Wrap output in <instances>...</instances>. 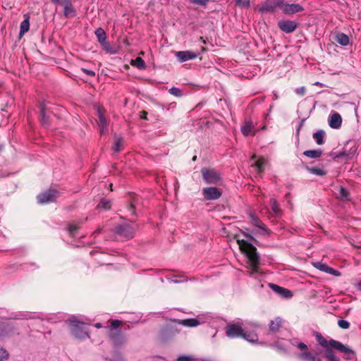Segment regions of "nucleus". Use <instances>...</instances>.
Here are the masks:
<instances>
[{"instance_id": "f257e3e1", "label": "nucleus", "mask_w": 361, "mask_h": 361, "mask_svg": "<svg viewBox=\"0 0 361 361\" xmlns=\"http://www.w3.org/2000/svg\"><path fill=\"white\" fill-rule=\"evenodd\" d=\"M313 334L317 342L324 348V350H317L315 354L313 355L307 350V345L305 343L300 342L298 344V348L301 350H305V352L299 354L298 357L302 360L322 361V358L319 357V355H322L326 361H341L340 358L336 355L334 349L344 353H354V351L352 349L338 341L332 338L327 341L320 333L317 331H314Z\"/></svg>"}, {"instance_id": "f03ea898", "label": "nucleus", "mask_w": 361, "mask_h": 361, "mask_svg": "<svg viewBox=\"0 0 361 361\" xmlns=\"http://www.w3.org/2000/svg\"><path fill=\"white\" fill-rule=\"evenodd\" d=\"M238 243L241 252L247 258V268L250 269L247 271L248 274L252 275L258 273L259 271L260 257L257 251V248L244 240H238Z\"/></svg>"}, {"instance_id": "7ed1b4c3", "label": "nucleus", "mask_w": 361, "mask_h": 361, "mask_svg": "<svg viewBox=\"0 0 361 361\" xmlns=\"http://www.w3.org/2000/svg\"><path fill=\"white\" fill-rule=\"evenodd\" d=\"M72 335L77 339L84 340L90 337L88 331L83 322L78 321L75 317L68 319Z\"/></svg>"}, {"instance_id": "20e7f679", "label": "nucleus", "mask_w": 361, "mask_h": 361, "mask_svg": "<svg viewBox=\"0 0 361 361\" xmlns=\"http://www.w3.org/2000/svg\"><path fill=\"white\" fill-rule=\"evenodd\" d=\"M357 145L355 140H348L345 144L342 150L336 156L337 158L345 157L347 159H351L357 152Z\"/></svg>"}, {"instance_id": "39448f33", "label": "nucleus", "mask_w": 361, "mask_h": 361, "mask_svg": "<svg viewBox=\"0 0 361 361\" xmlns=\"http://www.w3.org/2000/svg\"><path fill=\"white\" fill-rule=\"evenodd\" d=\"M201 173L207 184H216L221 180L220 173L214 169L202 168Z\"/></svg>"}, {"instance_id": "423d86ee", "label": "nucleus", "mask_w": 361, "mask_h": 361, "mask_svg": "<svg viewBox=\"0 0 361 361\" xmlns=\"http://www.w3.org/2000/svg\"><path fill=\"white\" fill-rule=\"evenodd\" d=\"M226 335L229 338H240L243 335L242 324L240 322L228 324L226 326Z\"/></svg>"}, {"instance_id": "0eeeda50", "label": "nucleus", "mask_w": 361, "mask_h": 361, "mask_svg": "<svg viewBox=\"0 0 361 361\" xmlns=\"http://www.w3.org/2000/svg\"><path fill=\"white\" fill-rule=\"evenodd\" d=\"M283 0H266L259 8L261 13H273L277 8L282 10Z\"/></svg>"}, {"instance_id": "6e6552de", "label": "nucleus", "mask_w": 361, "mask_h": 361, "mask_svg": "<svg viewBox=\"0 0 361 361\" xmlns=\"http://www.w3.org/2000/svg\"><path fill=\"white\" fill-rule=\"evenodd\" d=\"M115 233L120 237L129 240L134 237L135 229L130 224H123L118 225L115 228Z\"/></svg>"}, {"instance_id": "1a4fd4ad", "label": "nucleus", "mask_w": 361, "mask_h": 361, "mask_svg": "<svg viewBox=\"0 0 361 361\" xmlns=\"http://www.w3.org/2000/svg\"><path fill=\"white\" fill-rule=\"evenodd\" d=\"M59 197V192L54 189H49L37 195V201L40 204H47L54 202Z\"/></svg>"}, {"instance_id": "9d476101", "label": "nucleus", "mask_w": 361, "mask_h": 361, "mask_svg": "<svg viewBox=\"0 0 361 361\" xmlns=\"http://www.w3.org/2000/svg\"><path fill=\"white\" fill-rule=\"evenodd\" d=\"M202 194L207 200H214L221 197V192L215 187H208L203 188Z\"/></svg>"}, {"instance_id": "9b49d317", "label": "nucleus", "mask_w": 361, "mask_h": 361, "mask_svg": "<svg viewBox=\"0 0 361 361\" xmlns=\"http://www.w3.org/2000/svg\"><path fill=\"white\" fill-rule=\"evenodd\" d=\"M304 10L303 7L298 4H286L283 3L282 11L286 15H293L296 13L301 12Z\"/></svg>"}, {"instance_id": "f8f14e48", "label": "nucleus", "mask_w": 361, "mask_h": 361, "mask_svg": "<svg viewBox=\"0 0 361 361\" xmlns=\"http://www.w3.org/2000/svg\"><path fill=\"white\" fill-rule=\"evenodd\" d=\"M279 27L286 33H291L297 28V23L293 20H283L278 23Z\"/></svg>"}, {"instance_id": "ddd939ff", "label": "nucleus", "mask_w": 361, "mask_h": 361, "mask_svg": "<svg viewBox=\"0 0 361 361\" xmlns=\"http://www.w3.org/2000/svg\"><path fill=\"white\" fill-rule=\"evenodd\" d=\"M109 338L114 345L121 346L126 341L123 334L119 331H111L109 333Z\"/></svg>"}, {"instance_id": "4468645a", "label": "nucleus", "mask_w": 361, "mask_h": 361, "mask_svg": "<svg viewBox=\"0 0 361 361\" xmlns=\"http://www.w3.org/2000/svg\"><path fill=\"white\" fill-rule=\"evenodd\" d=\"M199 54L192 51H180L176 53V56L180 62H185L188 60L194 59L198 56Z\"/></svg>"}, {"instance_id": "2eb2a0df", "label": "nucleus", "mask_w": 361, "mask_h": 361, "mask_svg": "<svg viewBox=\"0 0 361 361\" xmlns=\"http://www.w3.org/2000/svg\"><path fill=\"white\" fill-rule=\"evenodd\" d=\"M97 116H98V124L100 127V133L104 134L107 132L109 122L107 119L105 118L104 112L100 107L97 109Z\"/></svg>"}, {"instance_id": "dca6fc26", "label": "nucleus", "mask_w": 361, "mask_h": 361, "mask_svg": "<svg viewBox=\"0 0 361 361\" xmlns=\"http://www.w3.org/2000/svg\"><path fill=\"white\" fill-rule=\"evenodd\" d=\"M342 118L338 113L334 112L329 118V125L331 128L338 129L341 126Z\"/></svg>"}, {"instance_id": "f3484780", "label": "nucleus", "mask_w": 361, "mask_h": 361, "mask_svg": "<svg viewBox=\"0 0 361 361\" xmlns=\"http://www.w3.org/2000/svg\"><path fill=\"white\" fill-rule=\"evenodd\" d=\"M269 286L274 292L277 293L283 298H290L293 296L292 292L286 288L274 283H269Z\"/></svg>"}, {"instance_id": "a211bd4d", "label": "nucleus", "mask_w": 361, "mask_h": 361, "mask_svg": "<svg viewBox=\"0 0 361 361\" xmlns=\"http://www.w3.org/2000/svg\"><path fill=\"white\" fill-rule=\"evenodd\" d=\"M267 163V161L264 158L261 157L255 163L252 164L251 166L255 169V171L257 174H261L264 172Z\"/></svg>"}, {"instance_id": "6ab92c4d", "label": "nucleus", "mask_w": 361, "mask_h": 361, "mask_svg": "<svg viewBox=\"0 0 361 361\" xmlns=\"http://www.w3.org/2000/svg\"><path fill=\"white\" fill-rule=\"evenodd\" d=\"M13 331V327L9 324L0 323V338L10 336Z\"/></svg>"}, {"instance_id": "aec40b11", "label": "nucleus", "mask_w": 361, "mask_h": 361, "mask_svg": "<svg viewBox=\"0 0 361 361\" xmlns=\"http://www.w3.org/2000/svg\"><path fill=\"white\" fill-rule=\"evenodd\" d=\"M255 126L251 121H246L243 126L241 127V132L245 136L254 134Z\"/></svg>"}, {"instance_id": "412c9836", "label": "nucleus", "mask_w": 361, "mask_h": 361, "mask_svg": "<svg viewBox=\"0 0 361 361\" xmlns=\"http://www.w3.org/2000/svg\"><path fill=\"white\" fill-rule=\"evenodd\" d=\"M335 40L338 44L343 47L347 46L350 43L349 37L343 32L337 33L335 36Z\"/></svg>"}, {"instance_id": "4be33fe9", "label": "nucleus", "mask_w": 361, "mask_h": 361, "mask_svg": "<svg viewBox=\"0 0 361 361\" xmlns=\"http://www.w3.org/2000/svg\"><path fill=\"white\" fill-rule=\"evenodd\" d=\"M30 29V16L28 14L24 15V20L20 23V35L22 36Z\"/></svg>"}, {"instance_id": "5701e85b", "label": "nucleus", "mask_w": 361, "mask_h": 361, "mask_svg": "<svg viewBox=\"0 0 361 361\" xmlns=\"http://www.w3.org/2000/svg\"><path fill=\"white\" fill-rule=\"evenodd\" d=\"M282 325V319L276 317L274 320H271L269 323V331L272 333H276L279 331Z\"/></svg>"}, {"instance_id": "b1692460", "label": "nucleus", "mask_w": 361, "mask_h": 361, "mask_svg": "<svg viewBox=\"0 0 361 361\" xmlns=\"http://www.w3.org/2000/svg\"><path fill=\"white\" fill-rule=\"evenodd\" d=\"M326 133L324 130H319L316 133H313L312 137L317 145H322L324 143V137Z\"/></svg>"}, {"instance_id": "393cba45", "label": "nucleus", "mask_w": 361, "mask_h": 361, "mask_svg": "<svg viewBox=\"0 0 361 361\" xmlns=\"http://www.w3.org/2000/svg\"><path fill=\"white\" fill-rule=\"evenodd\" d=\"M303 154L309 158L317 159L322 156V150L320 149L306 150Z\"/></svg>"}, {"instance_id": "a878e982", "label": "nucleus", "mask_w": 361, "mask_h": 361, "mask_svg": "<svg viewBox=\"0 0 361 361\" xmlns=\"http://www.w3.org/2000/svg\"><path fill=\"white\" fill-rule=\"evenodd\" d=\"M35 318H36V317L34 314L30 312H20L19 314H16L12 317V319H32Z\"/></svg>"}, {"instance_id": "bb28decb", "label": "nucleus", "mask_w": 361, "mask_h": 361, "mask_svg": "<svg viewBox=\"0 0 361 361\" xmlns=\"http://www.w3.org/2000/svg\"><path fill=\"white\" fill-rule=\"evenodd\" d=\"M270 202H271V212L273 213V214L276 217L280 216L281 214V210L279 208L277 201L275 199L272 198L270 200Z\"/></svg>"}, {"instance_id": "cd10ccee", "label": "nucleus", "mask_w": 361, "mask_h": 361, "mask_svg": "<svg viewBox=\"0 0 361 361\" xmlns=\"http://www.w3.org/2000/svg\"><path fill=\"white\" fill-rule=\"evenodd\" d=\"M314 266L319 270L322 271L326 273H333V271H335V269L329 267L327 264L320 262L314 263Z\"/></svg>"}, {"instance_id": "c85d7f7f", "label": "nucleus", "mask_w": 361, "mask_h": 361, "mask_svg": "<svg viewBox=\"0 0 361 361\" xmlns=\"http://www.w3.org/2000/svg\"><path fill=\"white\" fill-rule=\"evenodd\" d=\"M123 146V139L121 137L115 136L113 149L115 152L121 151Z\"/></svg>"}, {"instance_id": "c756f323", "label": "nucleus", "mask_w": 361, "mask_h": 361, "mask_svg": "<svg viewBox=\"0 0 361 361\" xmlns=\"http://www.w3.org/2000/svg\"><path fill=\"white\" fill-rule=\"evenodd\" d=\"M40 115H41V123L44 126H49V121L48 117L46 116V111L44 108V104H42L40 106Z\"/></svg>"}, {"instance_id": "7c9ffc66", "label": "nucleus", "mask_w": 361, "mask_h": 361, "mask_svg": "<svg viewBox=\"0 0 361 361\" xmlns=\"http://www.w3.org/2000/svg\"><path fill=\"white\" fill-rule=\"evenodd\" d=\"M94 33H95V35L97 36L98 42L100 44L102 42H105V41L106 40V35L105 31L102 28H101V27L97 28L95 30Z\"/></svg>"}, {"instance_id": "2f4dec72", "label": "nucleus", "mask_w": 361, "mask_h": 361, "mask_svg": "<svg viewBox=\"0 0 361 361\" xmlns=\"http://www.w3.org/2000/svg\"><path fill=\"white\" fill-rule=\"evenodd\" d=\"M76 13L75 9L74 8L72 3L66 5L63 8V15L66 17L75 16Z\"/></svg>"}, {"instance_id": "473e14b6", "label": "nucleus", "mask_w": 361, "mask_h": 361, "mask_svg": "<svg viewBox=\"0 0 361 361\" xmlns=\"http://www.w3.org/2000/svg\"><path fill=\"white\" fill-rule=\"evenodd\" d=\"M181 324L185 326L195 327L198 326L200 323L197 319L190 318L182 320Z\"/></svg>"}, {"instance_id": "72a5a7b5", "label": "nucleus", "mask_w": 361, "mask_h": 361, "mask_svg": "<svg viewBox=\"0 0 361 361\" xmlns=\"http://www.w3.org/2000/svg\"><path fill=\"white\" fill-rule=\"evenodd\" d=\"M338 195H339L340 200L342 201L350 200V193H349L348 190L342 186H341L339 188Z\"/></svg>"}, {"instance_id": "f704fd0d", "label": "nucleus", "mask_w": 361, "mask_h": 361, "mask_svg": "<svg viewBox=\"0 0 361 361\" xmlns=\"http://www.w3.org/2000/svg\"><path fill=\"white\" fill-rule=\"evenodd\" d=\"M240 338H243L250 343H255L258 340V336L255 333H247L243 331V335Z\"/></svg>"}, {"instance_id": "c9c22d12", "label": "nucleus", "mask_w": 361, "mask_h": 361, "mask_svg": "<svg viewBox=\"0 0 361 361\" xmlns=\"http://www.w3.org/2000/svg\"><path fill=\"white\" fill-rule=\"evenodd\" d=\"M102 47V49L106 52L111 54H115L117 53V49L113 47L109 42L105 41V42H102L100 44Z\"/></svg>"}, {"instance_id": "e433bc0d", "label": "nucleus", "mask_w": 361, "mask_h": 361, "mask_svg": "<svg viewBox=\"0 0 361 361\" xmlns=\"http://www.w3.org/2000/svg\"><path fill=\"white\" fill-rule=\"evenodd\" d=\"M131 65L136 66L140 70L145 69L146 68V63L145 61L140 57H137L135 60L132 61Z\"/></svg>"}, {"instance_id": "4c0bfd02", "label": "nucleus", "mask_w": 361, "mask_h": 361, "mask_svg": "<svg viewBox=\"0 0 361 361\" xmlns=\"http://www.w3.org/2000/svg\"><path fill=\"white\" fill-rule=\"evenodd\" d=\"M250 219H251V220H252V224H253L256 227H257V228H260V229H262V230L266 231V226H265V224H264L260 221V219H259L258 217H257V216H254V215L251 214V215H250Z\"/></svg>"}, {"instance_id": "58836bf2", "label": "nucleus", "mask_w": 361, "mask_h": 361, "mask_svg": "<svg viewBox=\"0 0 361 361\" xmlns=\"http://www.w3.org/2000/svg\"><path fill=\"white\" fill-rule=\"evenodd\" d=\"M307 170L312 173V174H314L316 176H324L326 175V172L322 169H319V168H317V167H309L307 166Z\"/></svg>"}, {"instance_id": "ea45409f", "label": "nucleus", "mask_w": 361, "mask_h": 361, "mask_svg": "<svg viewBox=\"0 0 361 361\" xmlns=\"http://www.w3.org/2000/svg\"><path fill=\"white\" fill-rule=\"evenodd\" d=\"M97 207L104 209H109L111 208V202L109 200L103 198L100 200Z\"/></svg>"}, {"instance_id": "a19ab883", "label": "nucleus", "mask_w": 361, "mask_h": 361, "mask_svg": "<svg viewBox=\"0 0 361 361\" xmlns=\"http://www.w3.org/2000/svg\"><path fill=\"white\" fill-rule=\"evenodd\" d=\"M9 358L8 352L0 345V361H6Z\"/></svg>"}, {"instance_id": "79ce46f5", "label": "nucleus", "mask_w": 361, "mask_h": 361, "mask_svg": "<svg viewBox=\"0 0 361 361\" xmlns=\"http://www.w3.org/2000/svg\"><path fill=\"white\" fill-rule=\"evenodd\" d=\"M235 4L242 8H249L250 6V0H235Z\"/></svg>"}, {"instance_id": "37998d69", "label": "nucleus", "mask_w": 361, "mask_h": 361, "mask_svg": "<svg viewBox=\"0 0 361 361\" xmlns=\"http://www.w3.org/2000/svg\"><path fill=\"white\" fill-rule=\"evenodd\" d=\"M135 204H136V200L134 199L131 201L130 204L128 205V210L130 212V214L131 215H133V216H136V212H135Z\"/></svg>"}, {"instance_id": "c03bdc74", "label": "nucleus", "mask_w": 361, "mask_h": 361, "mask_svg": "<svg viewBox=\"0 0 361 361\" xmlns=\"http://www.w3.org/2000/svg\"><path fill=\"white\" fill-rule=\"evenodd\" d=\"M79 227L75 224H70L68 227V231L71 236H75V232L78 231Z\"/></svg>"}, {"instance_id": "a18cd8bd", "label": "nucleus", "mask_w": 361, "mask_h": 361, "mask_svg": "<svg viewBox=\"0 0 361 361\" xmlns=\"http://www.w3.org/2000/svg\"><path fill=\"white\" fill-rule=\"evenodd\" d=\"M338 325L340 328L343 329H348L350 327V323L344 319H339L338 322Z\"/></svg>"}, {"instance_id": "49530a36", "label": "nucleus", "mask_w": 361, "mask_h": 361, "mask_svg": "<svg viewBox=\"0 0 361 361\" xmlns=\"http://www.w3.org/2000/svg\"><path fill=\"white\" fill-rule=\"evenodd\" d=\"M169 93L176 96V97H181L182 96V92L180 89L173 87L169 90Z\"/></svg>"}, {"instance_id": "de8ad7c7", "label": "nucleus", "mask_w": 361, "mask_h": 361, "mask_svg": "<svg viewBox=\"0 0 361 361\" xmlns=\"http://www.w3.org/2000/svg\"><path fill=\"white\" fill-rule=\"evenodd\" d=\"M209 1V0H189V1L192 4L204 6L207 5Z\"/></svg>"}, {"instance_id": "09e8293b", "label": "nucleus", "mask_w": 361, "mask_h": 361, "mask_svg": "<svg viewBox=\"0 0 361 361\" xmlns=\"http://www.w3.org/2000/svg\"><path fill=\"white\" fill-rule=\"evenodd\" d=\"M305 91H306V89L305 87H298V88H296L295 90V92L298 94V95H304L305 93Z\"/></svg>"}, {"instance_id": "8fccbe9b", "label": "nucleus", "mask_w": 361, "mask_h": 361, "mask_svg": "<svg viewBox=\"0 0 361 361\" xmlns=\"http://www.w3.org/2000/svg\"><path fill=\"white\" fill-rule=\"evenodd\" d=\"M121 325V322L119 320H113L111 322V327L114 329V331L118 330L119 326Z\"/></svg>"}, {"instance_id": "3c124183", "label": "nucleus", "mask_w": 361, "mask_h": 361, "mask_svg": "<svg viewBox=\"0 0 361 361\" xmlns=\"http://www.w3.org/2000/svg\"><path fill=\"white\" fill-rule=\"evenodd\" d=\"M192 360L193 358L191 356L182 355L177 359V361H192Z\"/></svg>"}, {"instance_id": "603ef678", "label": "nucleus", "mask_w": 361, "mask_h": 361, "mask_svg": "<svg viewBox=\"0 0 361 361\" xmlns=\"http://www.w3.org/2000/svg\"><path fill=\"white\" fill-rule=\"evenodd\" d=\"M81 71L89 76L93 77L95 75V72L92 70L82 68Z\"/></svg>"}, {"instance_id": "864d4df0", "label": "nucleus", "mask_w": 361, "mask_h": 361, "mask_svg": "<svg viewBox=\"0 0 361 361\" xmlns=\"http://www.w3.org/2000/svg\"><path fill=\"white\" fill-rule=\"evenodd\" d=\"M71 3V0H62L61 2L60 3V5L63 6V8H64L66 5H68Z\"/></svg>"}, {"instance_id": "5fc2aeb1", "label": "nucleus", "mask_w": 361, "mask_h": 361, "mask_svg": "<svg viewBox=\"0 0 361 361\" xmlns=\"http://www.w3.org/2000/svg\"><path fill=\"white\" fill-rule=\"evenodd\" d=\"M147 113L145 111H141V116L140 117H141L142 119L146 120L147 119Z\"/></svg>"}, {"instance_id": "6e6d98bb", "label": "nucleus", "mask_w": 361, "mask_h": 361, "mask_svg": "<svg viewBox=\"0 0 361 361\" xmlns=\"http://www.w3.org/2000/svg\"><path fill=\"white\" fill-rule=\"evenodd\" d=\"M303 123H304V120H302V121H300V126H299V127H298V130H297L298 133H299V131H300V128H302V125H303Z\"/></svg>"}, {"instance_id": "4d7b16f0", "label": "nucleus", "mask_w": 361, "mask_h": 361, "mask_svg": "<svg viewBox=\"0 0 361 361\" xmlns=\"http://www.w3.org/2000/svg\"><path fill=\"white\" fill-rule=\"evenodd\" d=\"M62 0H51V1L55 4H60Z\"/></svg>"}, {"instance_id": "13d9d810", "label": "nucleus", "mask_w": 361, "mask_h": 361, "mask_svg": "<svg viewBox=\"0 0 361 361\" xmlns=\"http://www.w3.org/2000/svg\"><path fill=\"white\" fill-rule=\"evenodd\" d=\"M102 231V229L101 228H98L94 232V234H99Z\"/></svg>"}, {"instance_id": "bf43d9fd", "label": "nucleus", "mask_w": 361, "mask_h": 361, "mask_svg": "<svg viewBox=\"0 0 361 361\" xmlns=\"http://www.w3.org/2000/svg\"><path fill=\"white\" fill-rule=\"evenodd\" d=\"M357 288L359 290L361 291V281L358 283V284L357 285Z\"/></svg>"}, {"instance_id": "052dcab7", "label": "nucleus", "mask_w": 361, "mask_h": 361, "mask_svg": "<svg viewBox=\"0 0 361 361\" xmlns=\"http://www.w3.org/2000/svg\"><path fill=\"white\" fill-rule=\"evenodd\" d=\"M95 327H97L98 329L101 328L102 327V324L100 323H97V324H95Z\"/></svg>"}, {"instance_id": "680f3d73", "label": "nucleus", "mask_w": 361, "mask_h": 361, "mask_svg": "<svg viewBox=\"0 0 361 361\" xmlns=\"http://www.w3.org/2000/svg\"><path fill=\"white\" fill-rule=\"evenodd\" d=\"M314 85H322V83L319 82H316L314 83Z\"/></svg>"}, {"instance_id": "e2e57ef3", "label": "nucleus", "mask_w": 361, "mask_h": 361, "mask_svg": "<svg viewBox=\"0 0 361 361\" xmlns=\"http://www.w3.org/2000/svg\"><path fill=\"white\" fill-rule=\"evenodd\" d=\"M331 274H334V275L337 276L338 275V271L335 270V271H333V273H331Z\"/></svg>"}, {"instance_id": "0e129e2a", "label": "nucleus", "mask_w": 361, "mask_h": 361, "mask_svg": "<svg viewBox=\"0 0 361 361\" xmlns=\"http://www.w3.org/2000/svg\"><path fill=\"white\" fill-rule=\"evenodd\" d=\"M200 39L202 41L204 44H206V41L202 37L200 38Z\"/></svg>"}, {"instance_id": "69168bd1", "label": "nucleus", "mask_w": 361, "mask_h": 361, "mask_svg": "<svg viewBox=\"0 0 361 361\" xmlns=\"http://www.w3.org/2000/svg\"><path fill=\"white\" fill-rule=\"evenodd\" d=\"M174 283H180L182 281H178V280H174L173 281Z\"/></svg>"}, {"instance_id": "338daca9", "label": "nucleus", "mask_w": 361, "mask_h": 361, "mask_svg": "<svg viewBox=\"0 0 361 361\" xmlns=\"http://www.w3.org/2000/svg\"><path fill=\"white\" fill-rule=\"evenodd\" d=\"M3 149V145H0V152Z\"/></svg>"}, {"instance_id": "774afa93", "label": "nucleus", "mask_w": 361, "mask_h": 361, "mask_svg": "<svg viewBox=\"0 0 361 361\" xmlns=\"http://www.w3.org/2000/svg\"><path fill=\"white\" fill-rule=\"evenodd\" d=\"M196 157H196V156H195V157L192 158V160H193V161H195V160H196Z\"/></svg>"}]
</instances>
